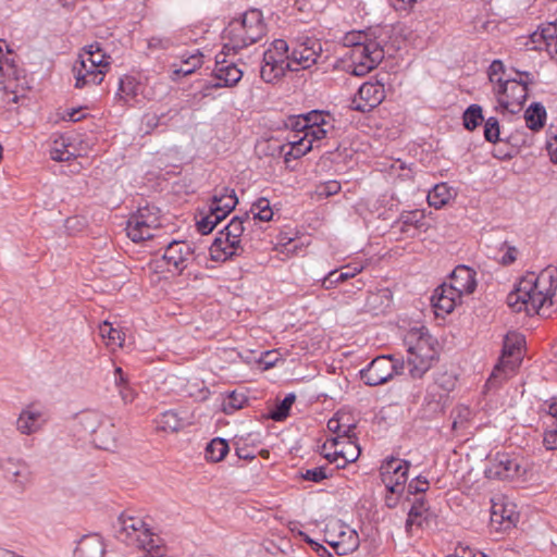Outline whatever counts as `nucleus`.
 <instances>
[{
	"mask_svg": "<svg viewBox=\"0 0 557 557\" xmlns=\"http://www.w3.org/2000/svg\"><path fill=\"white\" fill-rule=\"evenodd\" d=\"M556 290L557 269L548 267L539 274L530 272L523 276L508 295L507 304L517 312L548 318L554 312Z\"/></svg>",
	"mask_w": 557,
	"mask_h": 557,
	"instance_id": "obj_1",
	"label": "nucleus"
},
{
	"mask_svg": "<svg viewBox=\"0 0 557 557\" xmlns=\"http://www.w3.org/2000/svg\"><path fill=\"white\" fill-rule=\"evenodd\" d=\"M264 34L262 14L259 10H249L240 17L232 20L224 28L222 40L227 52L236 53L256 42Z\"/></svg>",
	"mask_w": 557,
	"mask_h": 557,
	"instance_id": "obj_2",
	"label": "nucleus"
},
{
	"mask_svg": "<svg viewBox=\"0 0 557 557\" xmlns=\"http://www.w3.org/2000/svg\"><path fill=\"white\" fill-rule=\"evenodd\" d=\"M407 364L413 377H421L436 358L435 341L425 327L411 329L405 336Z\"/></svg>",
	"mask_w": 557,
	"mask_h": 557,
	"instance_id": "obj_3",
	"label": "nucleus"
},
{
	"mask_svg": "<svg viewBox=\"0 0 557 557\" xmlns=\"http://www.w3.org/2000/svg\"><path fill=\"white\" fill-rule=\"evenodd\" d=\"M285 127L305 132V136L313 145L326 138L329 134L334 132L333 117L323 111H311L307 114L289 115L285 120Z\"/></svg>",
	"mask_w": 557,
	"mask_h": 557,
	"instance_id": "obj_4",
	"label": "nucleus"
},
{
	"mask_svg": "<svg viewBox=\"0 0 557 557\" xmlns=\"http://www.w3.org/2000/svg\"><path fill=\"white\" fill-rule=\"evenodd\" d=\"M237 197L234 189L228 187H218L211 197L208 211L197 220V230L206 235L225 219L236 207Z\"/></svg>",
	"mask_w": 557,
	"mask_h": 557,
	"instance_id": "obj_5",
	"label": "nucleus"
},
{
	"mask_svg": "<svg viewBox=\"0 0 557 557\" xmlns=\"http://www.w3.org/2000/svg\"><path fill=\"white\" fill-rule=\"evenodd\" d=\"M523 343V336L518 333H508L505 336L503 354L487 379V388L497 387L515 372L522 358Z\"/></svg>",
	"mask_w": 557,
	"mask_h": 557,
	"instance_id": "obj_6",
	"label": "nucleus"
},
{
	"mask_svg": "<svg viewBox=\"0 0 557 557\" xmlns=\"http://www.w3.org/2000/svg\"><path fill=\"white\" fill-rule=\"evenodd\" d=\"M115 532L121 542L141 550L159 536L152 532L144 518L128 512H123L119 517Z\"/></svg>",
	"mask_w": 557,
	"mask_h": 557,
	"instance_id": "obj_7",
	"label": "nucleus"
},
{
	"mask_svg": "<svg viewBox=\"0 0 557 557\" xmlns=\"http://www.w3.org/2000/svg\"><path fill=\"white\" fill-rule=\"evenodd\" d=\"M520 79L506 78L504 83L493 88L498 104L506 111H520L528 97V85L534 84L530 73L519 74Z\"/></svg>",
	"mask_w": 557,
	"mask_h": 557,
	"instance_id": "obj_8",
	"label": "nucleus"
},
{
	"mask_svg": "<svg viewBox=\"0 0 557 557\" xmlns=\"http://www.w3.org/2000/svg\"><path fill=\"white\" fill-rule=\"evenodd\" d=\"M161 225L160 209L153 205H146L129 216L126 234L134 243H139L152 238Z\"/></svg>",
	"mask_w": 557,
	"mask_h": 557,
	"instance_id": "obj_9",
	"label": "nucleus"
},
{
	"mask_svg": "<svg viewBox=\"0 0 557 557\" xmlns=\"http://www.w3.org/2000/svg\"><path fill=\"white\" fill-rule=\"evenodd\" d=\"M281 49H284L287 53L285 65H283L284 61H281V74L285 75V71L298 72L315 64L321 47L317 42H312L311 45H309L308 41L299 42L289 53V47L281 40Z\"/></svg>",
	"mask_w": 557,
	"mask_h": 557,
	"instance_id": "obj_10",
	"label": "nucleus"
},
{
	"mask_svg": "<svg viewBox=\"0 0 557 557\" xmlns=\"http://www.w3.org/2000/svg\"><path fill=\"white\" fill-rule=\"evenodd\" d=\"M383 59V50L379 44L369 40L367 44L356 45L350 50L351 73L363 76L373 70Z\"/></svg>",
	"mask_w": 557,
	"mask_h": 557,
	"instance_id": "obj_11",
	"label": "nucleus"
},
{
	"mask_svg": "<svg viewBox=\"0 0 557 557\" xmlns=\"http://www.w3.org/2000/svg\"><path fill=\"white\" fill-rule=\"evenodd\" d=\"M404 364L388 356H380L371 361L367 369L361 370V379L367 385L377 386L386 383L395 374H400Z\"/></svg>",
	"mask_w": 557,
	"mask_h": 557,
	"instance_id": "obj_12",
	"label": "nucleus"
},
{
	"mask_svg": "<svg viewBox=\"0 0 557 557\" xmlns=\"http://www.w3.org/2000/svg\"><path fill=\"white\" fill-rule=\"evenodd\" d=\"M410 463L398 458H391L381 466V478L386 490L396 495L406 491Z\"/></svg>",
	"mask_w": 557,
	"mask_h": 557,
	"instance_id": "obj_13",
	"label": "nucleus"
},
{
	"mask_svg": "<svg viewBox=\"0 0 557 557\" xmlns=\"http://www.w3.org/2000/svg\"><path fill=\"white\" fill-rule=\"evenodd\" d=\"M344 444L341 437L333 436L325 441L321 446V454L330 462L336 463L338 469L345 468L348 463L355 462L361 453L358 444L352 441L347 442V450L338 449V446Z\"/></svg>",
	"mask_w": 557,
	"mask_h": 557,
	"instance_id": "obj_14",
	"label": "nucleus"
},
{
	"mask_svg": "<svg viewBox=\"0 0 557 557\" xmlns=\"http://www.w3.org/2000/svg\"><path fill=\"white\" fill-rule=\"evenodd\" d=\"M525 470L521 467L516 458H511L508 454L497 453L490 461V466L485 470L488 479L513 480L522 476Z\"/></svg>",
	"mask_w": 557,
	"mask_h": 557,
	"instance_id": "obj_15",
	"label": "nucleus"
},
{
	"mask_svg": "<svg viewBox=\"0 0 557 557\" xmlns=\"http://www.w3.org/2000/svg\"><path fill=\"white\" fill-rule=\"evenodd\" d=\"M386 97L384 85L380 82L362 84L351 101V108L360 112H369L376 108Z\"/></svg>",
	"mask_w": 557,
	"mask_h": 557,
	"instance_id": "obj_16",
	"label": "nucleus"
},
{
	"mask_svg": "<svg viewBox=\"0 0 557 557\" xmlns=\"http://www.w3.org/2000/svg\"><path fill=\"white\" fill-rule=\"evenodd\" d=\"M47 423V416L41 406L29 404L22 408L16 421L15 429L22 435H33L39 432Z\"/></svg>",
	"mask_w": 557,
	"mask_h": 557,
	"instance_id": "obj_17",
	"label": "nucleus"
},
{
	"mask_svg": "<svg viewBox=\"0 0 557 557\" xmlns=\"http://www.w3.org/2000/svg\"><path fill=\"white\" fill-rule=\"evenodd\" d=\"M281 132L286 133V135H284L286 144L281 146V153H285L284 162L286 166L293 169L290 165L292 159L297 160L309 152L311 150V143L305 136V132L288 129L285 125L281 127Z\"/></svg>",
	"mask_w": 557,
	"mask_h": 557,
	"instance_id": "obj_18",
	"label": "nucleus"
},
{
	"mask_svg": "<svg viewBox=\"0 0 557 557\" xmlns=\"http://www.w3.org/2000/svg\"><path fill=\"white\" fill-rule=\"evenodd\" d=\"M231 52L222 49L215 57V67L213 77L218 81L213 84L214 88L235 86L243 77V71L233 61H227L226 57Z\"/></svg>",
	"mask_w": 557,
	"mask_h": 557,
	"instance_id": "obj_19",
	"label": "nucleus"
},
{
	"mask_svg": "<svg viewBox=\"0 0 557 557\" xmlns=\"http://www.w3.org/2000/svg\"><path fill=\"white\" fill-rule=\"evenodd\" d=\"M194 255L193 244L184 240L170 243L163 253V259L173 271L182 273L187 268Z\"/></svg>",
	"mask_w": 557,
	"mask_h": 557,
	"instance_id": "obj_20",
	"label": "nucleus"
},
{
	"mask_svg": "<svg viewBox=\"0 0 557 557\" xmlns=\"http://www.w3.org/2000/svg\"><path fill=\"white\" fill-rule=\"evenodd\" d=\"M73 74L75 77V87L84 88L89 85H99L103 78V72L100 67H96L89 57L79 54L78 61L73 65Z\"/></svg>",
	"mask_w": 557,
	"mask_h": 557,
	"instance_id": "obj_21",
	"label": "nucleus"
},
{
	"mask_svg": "<svg viewBox=\"0 0 557 557\" xmlns=\"http://www.w3.org/2000/svg\"><path fill=\"white\" fill-rule=\"evenodd\" d=\"M243 246L220 231L209 248L210 258L216 262H225L243 252Z\"/></svg>",
	"mask_w": 557,
	"mask_h": 557,
	"instance_id": "obj_22",
	"label": "nucleus"
},
{
	"mask_svg": "<svg viewBox=\"0 0 557 557\" xmlns=\"http://www.w3.org/2000/svg\"><path fill=\"white\" fill-rule=\"evenodd\" d=\"M5 473L17 488L25 490L34 480L30 466L22 458H9Z\"/></svg>",
	"mask_w": 557,
	"mask_h": 557,
	"instance_id": "obj_23",
	"label": "nucleus"
},
{
	"mask_svg": "<svg viewBox=\"0 0 557 557\" xmlns=\"http://www.w3.org/2000/svg\"><path fill=\"white\" fill-rule=\"evenodd\" d=\"M461 296L454 290L447 283L438 286L432 297L431 302L435 309V313L438 315L442 313H450L458 304L461 302Z\"/></svg>",
	"mask_w": 557,
	"mask_h": 557,
	"instance_id": "obj_24",
	"label": "nucleus"
},
{
	"mask_svg": "<svg viewBox=\"0 0 557 557\" xmlns=\"http://www.w3.org/2000/svg\"><path fill=\"white\" fill-rule=\"evenodd\" d=\"M518 521V513L513 505L504 503H494L491 511V525L496 531H506L513 527Z\"/></svg>",
	"mask_w": 557,
	"mask_h": 557,
	"instance_id": "obj_25",
	"label": "nucleus"
},
{
	"mask_svg": "<svg viewBox=\"0 0 557 557\" xmlns=\"http://www.w3.org/2000/svg\"><path fill=\"white\" fill-rule=\"evenodd\" d=\"M447 284L461 297L470 295L476 287L475 272L466 265H459L453 271L450 282Z\"/></svg>",
	"mask_w": 557,
	"mask_h": 557,
	"instance_id": "obj_26",
	"label": "nucleus"
},
{
	"mask_svg": "<svg viewBox=\"0 0 557 557\" xmlns=\"http://www.w3.org/2000/svg\"><path fill=\"white\" fill-rule=\"evenodd\" d=\"M104 543L97 533H90L82 536L74 549V557H103Z\"/></svg>",
	"mask_w": 557,
	"mask_h": 557,
	"instance_id": "obj_27",
	"label": "nucleus"
},
{
	"mask_svg": "<svg viewBox=\"0 0 557 557\" xmlns=\"http://www.w3.org/2000/svg\"><path fill=\"white\" fill-rule=\"evenodd\" d=\"M277 40H273L263 53V63L260 69L261 78L269 84L278 81V47Z\"/></svg>",
	"mask_w": 557,
	"mask_h": 557,
	"instance_id": "obj_28",
	"label": "nucleus"
},
{
	"mask_svg": "<svg viewBox=\"0 0 557 557\" xmlns=\"http://www.w3.org/2000/svg\"><path fill=\"white\" fill-rule=\"evenodd\" d=\"M533 44H544L550 58L557 60V20L541 26L531 35Z\"/></svg>",
	"mask_w": 557,
	"mask_h": 557,
	"instance_id": "obj_29",
	"label": "nucleus"
},
{
	"mask_svg": "<svg viewBox=\"0 0 557 557\" xmlns=\"http://www.w3.org/2000/svg\"><path fill=\"white\" fill-rule=\"evenodd\" d=\"M106 416L96 410H86L78 413L74 419V429L78 434H90L97 432V429L103 423Z\"/></svg>",
	"mask_w": 557,
	"mask_h": 557,
	"instance_id": "obj_30",
	"label": "nucleus"
},
{
	"mask_svg": "<svg viewBox=\"0 0 557 557\" xmlns=\"http://www.w3.org/2000/svg\"><path fill=\"white\" fill-rule=\"evenodd\" d=\"M116 436L117 430L113 420L106 416L103 423L92 435V442L98 448L109 450L115 447Z\"/></svg>",
	"mask_w": 557,
	"mask_h": 557,
	"instance_id": "obj_31",
	"label": "nucleus"
},
{
	"mask_svg": "<svg viewBox=\"0 0 557 557\" xmlns=\"http://www.w3.org/2000/svg\"><path fill=\"white\" fill-rule=\"evenodd\" d=\"M202 53L196 50L189 54H182L180 63L171 65V78L176 79L178 76L189 75L202 65Z\"/></svg>",
	"mask_w": 557,
	"mask_h": 557,
	"instance_id": "obj_32",
	"label": "nucleus"
},
{
	"mask_svg": "<svg viewBox=\"0 0 557 557\" xmlns=\"http://www.w3.org/2000/svg\"><path fill=\"white\" fill-rule=\"evenodd\" d=\"M139 82L134 76L125 75L120 78L116 98L124 103H128L136 98V96L139 94Z\"/></svg>",
	"mask_w": 557,
	"mask_h": 557,
	"instance_id": "obj_33",
	"label": "nucleus"
},
{
	"mask_svg": "<svg viewBox=\"0 0 557 557\" xmlns=\"http://www.w3.org/2000/svg\"><path fill=\"white\" fill-rule=\"evenodd\" d=\"M184 424L183 419L173 410H166L156 419V428L163 432H177L184 428Z\"/></svg>",
	"mask_w": 557,
	"mask_h": 557,
	"instance_id": "obj_34",
	"label": "nucleus"
},
{
	"mask_svg": "<svg viewBox=\"0 0 557 557\" xmlns=\"http://www.w3.org/2000/svg\"><path fill=\"white\" fill-rule=\"evenodd\" d=\"M428 512V507L423 499H417L413 502L408 518L406 521L407 532L411 533L413 527L420 528L425 520V515Z\"/></svg>",
	"mask_w": 557,
	"mask_h": 557,
	"instance_id": "obj_35",
	"label": "nucleus"
},
{
	"mask_svg": "<svg viewBox=\"0 0 557 557\" xmlns=\"http://www.w3.org/2000/svg\"><path fill=\"white\" fill-rule=\"evenodd\" d=\"M228 444L225 440L215 437L211 440L205 449V458L211 462H219L224 459L228 453Z\"/></svg>",
	"mask_w": 557,
	"mask_h": 557,
	"instance_id": "obj_36",
	"label": "nucleus"
},
{
	"mask_svg": "<svg viewBox=\"0 0 557 557\" xmlns=\"http://www.w3.org/2000/svg\"><path fill=\"white\" fill-rule=\"evenodd\" d=\"M99 335L106 342V345L112 349L122 347L123 345L124 334L107 321L99 325Z\"/></svg>",
	"mask_w": 557,
	"mask_h": 557,
	"instance_id": "obj_37",
	"label": "nucleus"
},
{
	"mask_svg": "<svg viewBox=\"0 0 557 557\" xmlns=\"http://www.w3.org/2000/svg\"><path fill=\"white\" fill-rule=\"evenodd\" d=\"M524 120L530 129L537 131L542 128L546 120L545 108L540 103L531 104L524 112Z\"/></svg>",
	"mask_w": 557,
	"mask_h": 557,
	"instance_id": "obj_38",
	"label": "nucleus"
},
{
	"mask_svg": "<svg viewBox=\"0 0 557 557\" xmlns=\"http://www.w3.org/2000/svg\"><path fill=\"white\" fill-rule=\"evenodd\" d=\"M81 54L89 57L96 67L101 69L103 75L109 71L111 58L103 52L99 44L88 46Z\"/></svg>",
	"mask_w": 557,
	"mask_h": 557,
	"instance_id": "obj_39",
	"label": "nucleus"
},
{
	"mask_svg": "<svg viewBox=\"0 0 557 557\" xmlns=\"http://www.w3.org/2000/svg\"><path fill=\"white\" fill-rule=\"evenodd\" d=\"M451 197L450 188L445 183L434 186L428 195V202L431 207L440 209L445 206Z\"/></svg>",
	"mask_w": 557,
	"mask_h": 557,
	"instance_id": "obj_40",
	"label": "nucleus"
},
{
	"mask_svg": "<svg viewBox=\"0 0 557 557\" xmlns=\"http://www.w3.org/2000/svg\"><path fill=\"white\" fill-rule=\"evenodd\" d=\"M50 157L54 161H67L74 157V152L70 151L67 140L60 136L53 140Z\"/></svg>",
	"mask_w": 557,
	"mask_h": 557,
	"instance_id": "obj_41",
	"label": "nucleus"
},
{
	"mask_svg": "<svg viewBox=\"0 0 557 557\" xmlns=\"http://www.w3.org/2000/svg\"><path fill=\"white\" fill-rule=\"evenodd\" d=\"M338 416V422L341 423V441L347 440L352 441L354 443H357V436L355 433L356 423L354 422L352 418L349 413L345 412H337Z\"/></svg>",
	"mask_w": 557,
	"mask_h": 557,
	"instance_id": "obj_42",
	"label": "nucleus"
},
{
	"mask_svg": "<svg viewBox=\"0 0 557 557\" xmlns=\"http://www.w3.org/2000/svg\"><path fill=\"white\" fill-rule=\"evenodd\" d=\"M547 411L556 419V425L554 429L545 432L543 443L547 449L554 450L557 449V400H553L548 405Z\"/></svg>",
	"mask_w": 557,
	"mask_h": 557,
	"instance_id": "obj_43",
	"label": "nucleus"
},
{
	"mask_svg": "<svg viewBox=\"0 0 557 557\" xmlns=\"http://www.w3.org/2000/svg\"><path fill=\"white\" fill-rule=\"evenodd\" d=\"M483 120L482 108L478 104L470 106L463 113V125L469 131H473Z\"/></svg>",
	"mask_w": 557,
	"mask_h": 557,
	"instance_id": "obj_44",
	"label": "nucleus"
},
{
	"mask_svg": "<svg viewBox=\"0 0 557 557\" xmlns=\"http://www.w3.org/2000/svg\"><path fill=\"white\" fill-rule=\"evenodd\" d=\"M251 213L255 219L268 222L273 216V210L270 206V201L267 198L258 199L251 207Z\"/></svg>",
	"mask_w": 557,
	"mask_h": 557,
	"instance_id": "obj_45",
	"label": "nucleus"
},
{
	"mask_svg": "<svg viewBox=\"0 0 557 557\" xmlns=\"http://www.w3.org/2000/svg\"><path fill=\"white\" fill-rule=\"evenodd\" d=\"M472 419V411L469 407L458 406L454 411L453 430L465 429Z\"/></svg>",
	"mask_w": 557,
	"mask_h": 557,
	"instance_id": "obj_46",
	"label": "nucleus"
},
{
	"mask_svg": "<svg viewBox=\"0 0 557 557\" xmlns=\"http://www.w3.org/2000/svg\"><path fill=\"white\" fill-rule=\"evenodd\" d=\"M115 382L120 385V395L125 404H131L135 400V392L126 384H124V373L121 368H116L114 372Z\"/></svg>",
	"mask_w": 557,
	"mask_h": 557,
	"instance_id": "obj_47",
	"label": "nucleus"
},
{
	"mask_svg": "<svg viewBox=\"0 0 557 557\" xmlns=\"http://www.w3.org/2000/svg\"><path fill=\"white\" fill-rule=\"evenodd\" d=\"M222 231L232 239L242 244V236L245 231L244 220L239 216H234Z\"/></svg>",
	"mask_w": 557,
	"mask_h": 557,
	"instance_id": "obj_48",
	"label": "nucleus"
},
{
	"mask_svg": "<svg viewBox=\"0 0 557 557\" xmlns=\"http://www.w3.org/2000/svg\"><path fill=\"white\" fill-rule=\"evenodd\" d=\"M143 552L144 554L141 557H173L164 546L160 536L154 539L153 543H151Z\"/></svg>",
	"mask_w": 557,
	"mask_h": 557,
	"instance_id": "obj_49",
	"label": "nucleus"
},
{
	"mask_svg": "<svg viewBox=\"0 0 557 557\" xmlns=\"http://www.w3.org/2000/svg\"><path fill=\"white\" fill-rule=\"evenodd\" d=\"M348 539L349 541L347 543L344 540L331 543L338 555H347L358 547L357 534L350 532Z\"/></svg>",
	"mask_w": 557,
	"mask_h": 557,
	"instance_id": "obj_50",
	"label": "nucleus"
},
{
	"mask_svg": "<svg viewBox=\"0 0 557 557\" xmlns=\"http://www.w3.org/2000/svg\"><path fill=\"white\" fill-rule=\"evenodd\" d=\"M488 79L493 84V88L495 86L500 85L506 79L504 78L505 75V66L502 61L495 60L492 62V64L488 67Z\"/></svg>",
	"mask_w": 557,
	"mask_h": 557,
	"instance_id": "obj_51",
	"label": "nucleus"
},
{
	"mask_svg": "<svg viewBox=\"0 0 557 557\" xmlns=\"http://www.w3.org/2000/svg\"><path fill=\"white\" fill-rule=\"evenodd\" d=\"M484 137L490 143H496L499 138V124L497 119L490 117L484 125Z\"/></svg>",
	"mask_w": 557,
	"mask_h": 557,
	"instance_id": "obj_52",
	"label": "nucleus"
},
{
	"mask_svg": "<svg viewBox=\"0 0 557 557\" xmlns=\"http://www.w3.org/2000/svg\"><path fill=\"white\" fill-rule=\"evenodd\" d=\"M424 213L421 210L404 212L400 216L404 225H413L416 227H420L422 225Z\"/></svg>",
	"mask_w": 557,
	"mask_h": 557,
	"instance_id": "obj_53",
	"label": "nucleus"
},
{
	"mask_svg": "<svg viewBox=\"0 0 557 557\" xmlns=\"http://www.w3.org/2000/svg\"><path fill=\"white\" fill-rule=\"evenodd\" d=\"M500 251H504L500 257V263L503 265H509L517 260L519 251L516 247L504 244L500 248Z\"/></svg>",
	"mask_w": 557,
	"mask_h": 557,
	"instance_id": "obj_54",
	"label": "nucleus"
},
{
	"mask_svg": "<svg viewBox=\"0 0 557 557\" xmlns=\"http://www.w3.org/2000/svg\"><path fill=\"white\" fill-rule=\"evenodd\" d=\"M408 494H419L428 491L429 482L428 480L418 476L409 482L408 486H406Z\"/></svg>",
	"mask_w": 557,
	"mask_h": 557,
	"instance_id": "obj_55",
	"label": "nucleus"
},
{
	"mask_svg": "<svg viewBox=\"0 0 557 557\" xmlns=\"http://www.w3.org/2000/svg\"><path fill=\"white\" fill-rule=\"evenodd\" d=\"M363 270V265L360 264H347L342 268L339 272V280H344L345 282L349 278L355 277L357 274L361 273Z\"/></svg>",
	"mask_w": 557,
	"mask_h": 557,
	"instance_id": "obj_56",
	"label": "nucleus"
},
{
	"mask_svg": "<svg viewBox=\"0 0 557 557\" xmlns=\"http://www.w3.org/2000/svg\"><path fill=\"white\" fill-rule=\"evenodd\" d=\"M278 361V352L276 350H268L261 354L259 358L260 364H263L264 369L272 368Z\"/></svg>",
	"mask_w": 557,
	"mask_h": 557,
	"instance_id": "obj_57",
	"label": "nucleus"
},
{
	"mask_svg": "<svg viewBox=\"0 0 557 557\" xmlns=\"http://www.w3.org/2000/svg\"><path fill=\"white\" fill-rule=\"evenodd\" d=\"M302 478L312 482H321L327 478V474L325 473L324 467H318L307 470L306 473L302 474Z\"/></svg>",
	"mask_w": 557,
	"mask_h": 557,
	"instance_id": "obj_58",
	"label": "nucleus"
},
{
	"mask_svg": "<svg viewBox=\"0 0 557 557\" xmlns=\"http://www.w3.org/2000/svg\"><path fill=\"white\" fill-rule=\"evenodd\" d=\"M296 401V395L290 393L281 400V421L285 420L290 413L289 410Z\"/></svg>",
	"mask_w": 557,
	"mask_h": 557,
	"instance_id": "obj_59",
	"label": "nucleus"
},
{
	"mask_svg": "<svg viewBox=\"0 0 557 557\" xmlns=\"http://www.w3.org/2000/svg\"><path fill=\"white\" fill-rule=\"evenodd\" d=\"M341 190V185L336 181H331L319 187V195L330 197L336 195Z\"/></svg>",
	"mask_w": 557,
	"mask_h": 557,
	"instance_id": "obj_60",
	"label": "nucleus"
},
{
	"mask_svg": "<svg viewBox=\"0 0 557 557\" xmlns=\"http://www.w3.org/2000/svg\"><path fill=\"white\" fill-rule=\"evenodd\" d=\"M345 282L344 280H339V271L333 270L331 271L322 281V286L325 289H332L337 284Z\"/></svg>",
	"mask_w": 557,
	"mask_h": 557,
	"instance_id": "obj_61",
	"label": "nucleus"
},
{
	"mask_svg": "<svg viewBox=\"0 0 557 557\" xmlns=\"http://www.w3.org/2000/svg\"><path fill=\"white\" fill-rule=\"evenodd\" d=\"M369 40H367V37L364 34H361V33H350V34H347L344 38V42L346 46H350L351 49L355 48L356 45H359V44H367Z\"/></svg>",
	"mask_w": 557,
	"mask_h": 557,
	"instance_id": "obj_62",
	"label": "nucleus"
},
{
	"mask_svg": "<svg viewBox=\"0 0 557 557\" xmlns=\"http://www.w3.org/2000/svg\"><path fill=\"white\" fill-rule=\"evenodd\" d=\"M435 386L430 387L428 391V395L425 397L426 406L431 411H436L440 409V403L435 400L436 393L434 392Z\"/></svg>",
	"mask_w": 557,
	"mask_h": 557,
	"instance_id": "obj_63",
	"label": "nucleus"
},
{
	"mask_svg": "<svg viewBox=\"0 0 557 557\" xmlns=\"http://www.w3.org/2000/svg\"><path fill=\"white\" fill-rule=\"evenodd\" d=\"M547 151L550 156V160L557 163V135L547 141Z\"/></svg>",
	"mask_w": 557,
	"mask_h": 557,
	"instance_id": "obj_64",
	"label": "nucleus"
}]
</instances>
